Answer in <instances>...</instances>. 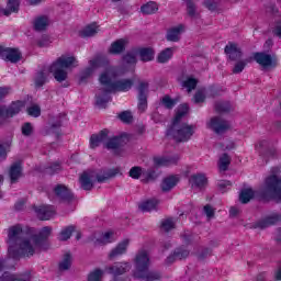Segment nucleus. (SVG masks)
Instances as JSON below:
<instances>
[{"mask_svg": "<svg viewBox=\"0 0 281 281\" xmlns=\"http://www.w3.org/2000/svg\"><path fill=\"white\" fill-rule=\"evenodd\" d=\"M204 3L209 10H214L216 8V2L214 0H205Z\"/></svg>", "mask_w": 281, "mask_h": 281, "instance_id": "64", "label": "nucleus"}, {"mask_svg": "<svg viewBox=\"0 0 281 281\" xmlns=\"http://www.w3.org/2000/svg\"><path fill=\"white\" fill-rule=\"evenodd\" d=\"M173 50L172 48H166L161 53H159L157 57L158 63H168L170 58H172Z\"/></svg>", "mask_w": 281, "mask_h": 281, "instance_id": "40", "label": "nucleus"}, {"mask_svg": "<svg viewBox=\"0 0 281 281\" xmlns=\"http://www.w3.org/2000/svg\"><path fill=\"white\" fill-rule=\"evenodd\" d=\"M257 150L260 157L263 159H269L270 157L276 156V149L269 148V143L267 140H261L257 147Z\"/></svg>", "mask_w": 281, "mask_h": 281, "instance_id": "21", "label": "nucleus"}, {"mask_svg": "<svg viewBox=\"0 0 281 281\" xmlns=\"http://www.w3.org/2000/svg\"><path fill=\"white\" fill-rule=\"evenodd\" d=\"M8 148H10V144L0 143V161L8 157Z\"/></svg>", "mask_w": 281, "mask_h": 281, "instance_id": "61", "label": "nucleus"}, {"mask_svg": "<svg viewBox=\"0 0 281 281\" xmlns=\"http://www.w3.org/2000/svg\"><path fill=\"white\" fill-rule=\"evenodd\" d=\"M115 175H120V168L87 170L80 176L79 183L82 190L89 191L93 190L95 183H104L105 181H109V179L115 177Z\"/></svg>", "mask_w": 281, "mask_h": 281, "instance_id": "4", "label": "nucleus"}, {"mask_svg": "<svg viewBox=\"0 0 281 281\" xmlns=\"http://www.w3.org/2000/svg\"><path fill=\"white\" fill-rule=\"evenodd\" d=\"M119 119L125 124H131V122H133V114L130 111H124L119 114Z\"/></svg>", "mask_w": 281, "mask_h": 281, "instance_id": "54", "label": "nucleus"}, {"mask_svg": "<svg viewBox=\"0 0 281 281\" xmlns=\"http://www.w3.org/2000/svg\"><path fill=\"white\" fill-rule=\"evenodd\" d=\"M198 80L192 77H188L183 82L182 87L187 89V91L190 93V91H193V89H196Z\"/></svg>", "mask_w": 281, "mask_h": 281, "instance_id": "42", "label": "nucleus"}, {"mask_svg": "<svg viewBox=\"0 0 281 281\" xmlns=\"http://www.w3.org/2000/svg\"><path fill=\"white\" fill-rule=\"evenodd\" d=\"M187 13L190 19H199V11H196V5L191 0L187 1Z\"/></svg>", "mask_w": 281, "mask_h": 281, "instance_id": "41", "label": "nucleus"}, {"mask_svg": "<svg viewBox=\"0 0 281 281\" xmlns=\"http://www.w3.org/2000/svg\"><path fill=\"white\" fill-rule=\"evenodd\" d=\"M207 126L217 135H223V133H226V131H229L231 128L229 122L220 116L212 117L207 123Z\"/></svg>", "mask_w": 281, "mask_h": 281, "instance_id": "10", "label": "nucleus"}, {"mask_svg": "<svg viewBox=\"0 0 281 281\" xmlns=\"http://www.w3.org/2000/svg\"><path fill=\"white\" fill-rule=\"evenodd\" d=\"M99 32L98 24L92 23L87 25L81 32L80 36L83 38L95 36V34Z\"/></svg>", "mask_w": 281, "mask_h": 281, "instance_id": "36", "label": "nucleus"}, {"mask_svg": "<svg viewBox=\"0 0 281 281\" xmlns=\"http://www.w3.org/2000/svg\"><path fill=\"white\" fill-rule=\"evenodd\" d=\"M177 183H179V178H177L175 176L165 178L161 183L162 192H170V190H172V188H175V186H177Z\"/></svg>", "mask_w": 281, "mask_h": 281, "instance_id": "31", "label": "nucleus"}, {"mask_svg": "<svg viewBox=\"0 0 281 281\" xmlns=\"http://www.w3.org/2000/svg\"><path fill=\"white\" fill-rule=\"evenodd\" d=\"M22 135H24V137H30V135H32V133H34V126H32V123H24L22 125Z\"/></svg>", "mask_w": 281, "mask_h": 281, "instance_id": "53", "label": "nucleus"}, {"mask_svg": "<svg viewBox=\"0 0 281 281\" xmlns=\"http://www.w3.org/2000/svg\"><path fill=\"white\" fill-rule=\"evenodd\" d=\"M69 269H71V254L67 252L59 262V271H69Z\"/></svg>", "mask_w": 281, "mask_h": 281, "instance_id": "38", "label": "nucleus"}, {"mask_svg": "<svg viewBox=\"0 0 281 281\" xmlns=\"http://www.w3.org/2000/svg\"><path fill=\"white\" fill-rule=\"evenodd\" d=\"M134 263H135L134 278H142V273H144V271H147V269L150 267V257L148 256V251L139 250L136 254Z\"/></svg>", "mask_w": 281, "mask_h": 281, "instance_id": "7", "label": "nucleus"}, {"mask_svg": "<svg viewBox=\"0 0 281 281\" xmlns=\"http://www.w3.org/2000/svg\"><path fill=\"white\" fill-rule=\"evenodd\" d=\"M30 240V234L23 232V226L21 224L13 225L8 231V245H9V258L13 260H19V258H31L30 254L23 252L21 247L23 243Z\"/></svg>", "mask_w": 281, "mask_h": 281, "instance_id": "3", "label": "nucleus"}, {"mask_svg": "<svg viewBox=\"0 0 281 281\" xmlns=\"http://www.w3.org/2000/svg\"><path fill=\"white\" fill-rule=\"evenodd\" d=\"M189 183L191 188H199L201 190V188H205V186H207V177H205L204 173L192 175L189 179Z\"/></svg>", "mask_w": 281, "mask_h": 281, "instance_id": "18", "label": "nucleus"}, {"mask_svg": "<svg viewBox=\"0 0 281 281\" xmlns=\"http://www.w3.org/2000/svg\"><path fill=\"white\" fill-rule=\"evenodd\" d=\"M281 221V215L278 213H272L271 215L267 216L265 220L259 221L257 223V227L259 229H266V227H271V225H276V223Z\"/></svg>", "mask_w": 281, "mask_h": 281, "instance_id": "22", "label": "nucleus"}, {"mask_svg": "<svg viewBox=\"0 0 281 281\" xmlns=\"http://www.w3.org/2000/svg\"><path fill=\"white\" fill-rule=\"evenodd\" d=\"M189 109L188 104H181L177 110L171 126L167 130V135L173 137L176 142H188L194 135V131H196L194 125L188 123L180 124L181 117L188 115Z\"/></svg>", "mask_w": 281, "mask_h": 281, "instance_id": "2", "label": "nucleus"}, {"mask_svg": "<svg viewBox=\"0 0 281 281\" xmlns=\"http://www.w3.org/2000/svg\"><path fill=\"white\" fill-rule=\"evenodd\" d=\"M128 245H131L130 239H123L121 243L117 244V246L111 250L110 258L113 260L114 258H120V256H124L126 254V250L128 249Z\"/></svg>", "mask_w": 281, "mask_h": 281, "instance_id": "16", "label": "nucleus"}, {"mask_svg": "<svg viewBox=\"0 0 281 281\" xmlns=\"http://www.w3.org/2000/svg\"><path fill=\"white\" fill-rule=\"evenodd\" d=\"M102 63H104V59L102 57H95L94 59H91L89 61L90 66L82 71L81 80H85V78L91 76V74H93V71H95L98 67H102Z\"/></svg>", "mask_w": 281, "mask_h": 281, "instance_id": "20", "label": "nucleus"}, {"mask_svg": "<svg viewBox=\"0 0 281 281\" xmlns=\"http://www.w3.org/2000/svg\"><path fill=\"white\" fill-rule=\"evenodd\" d=\"M215 111L217 113H227L232 111V104H229V102L220 101L215 103Z\"/></svg>", "mask_w": 281, "mask_h": 281, "instance_id": "43", "label": "nucleus"}, {"mask_svg": "<svg viewBox=\"0 0 281 281\" xmlns=\"http://www.w3.org/2000/svg\"><path fill=\"white\" fill-rule=\"evenodd\" d=\"M137 56L140 57L143 63H150L155 58V52L151 48H140L137 49Z\"/></svg>", "mask_w": 281, "mask_h": 281, "instance_id": "33", "label": "nucleus"}, {"mask_svg": "<svg viewBox=\"0 0 281 281\" xmlns=\"http://www.w3.org/2000/svg\"><path fill=\"white\" fill-rule=\"evenodd\" d=\"M103 274L104 272L102 270L97 269L88 276V281H102Z\"/></svg>", "mask_w": 281, "mask_h": 281, "instance_id": "51", "label": "nucleus"}, {"mask_svg": "<svg viewBox=\"0 0 281 281\" xmlns=\"http://www.w3.org/2000/svg\"><path fill=\"white\" fill-rule=\"evenodd\" d=\"M52 236V227H43L38 235H30V239H25L22 243V254H29L31 257L38 251L47 249V238Z\"/></svg>", "mask_w": 281, "mask_h": 281, "instance_id": "5", "label": "nucleus"}, {"mask_svg": "<svg viewBox=\"0 0 281 281\" xmlns=\"http://www.w3.org/2000/svg\"><path fill=\"white\" fill-rule=\"evenodd\" d=\"M256 192H254L251 189H244L239 194V201L240 203H249L251 201V198L255 196Z\"/></svg>", "mask_w": 281, "mask_h": 281, "instance_id": "39", "label": "nucleus"}, {"mask_svg": "<svg viewBox=\"0 0 281 281\" xmlns=\"http://www.w3.org/2000/svg\"><path fill=\"white\" fill-rule=\"evenodd\" d=\"M204 214H206L207 218H214V209L212 205L206 204L204 206Z\"/></svg>", "mask_w": 281, "mask_h": 281, "instance_id": "63", "label": "nucleus"}, {"mask_svg": "<svg viewBox=\"0 0 281 281\" xmlns=\"http://www.w3.org/2000/svg\"><path fill=\"white\" fill-rule=\"evenodd\" d=\"M194 102L195 104H201V102H205V92H203V90H200L195 93Z\"/></svg>", "mask_w": 281, "mask_h": 281, "instance_id": "62", "label": "nucleus"}, {"mask_svg": "<svg viewBox=\"0 0 281 281\" xmlns=\"http://www.w3.org/2000/svg\"><path fill=\"white\" fill-rule=\"evenodd\" d=\"M45 82H47V71L42 70V71L37 72V75L35 77V85H36V87H43V85H45Z\"/></svg>", "mask_w": 281, "mask_h": 281, "instance_id": "46", "label": "nucleus"}, {"mask_svg": "<svg viewBox=\"0 0 281 281\" xmlns=\"http://www.w3.org/2000/svg\"><path fill=\"white\" fill-rule=\"evenodd\" d=\"M231 162H232V159L227 154L222 155L218 162L220 170H223V171L227 170V168H229Z\"/></svg>", "mask_w": 281, "mask_h": 281, "instance_id": "44", "label": "nucleus"}, {"mask_svg": "<svg viewBox=\"0 0 281 281\" xmlns=\"http://www.w3.org/2000/svg\"><path fill=\"white\" fill-rule=\"evenodd\" d=\"M60 126H63V123L60 119H58L57 121L52 123L50 126L46 130V135H52V133H58Z\"/></svg>", "mask_w": 281, "mask_h": 281, "instance_id": "49", "label": "nucleus"}, {"mask_svg": "<svg viewBox=\"0 0 281 281\" xmlns=\"http://www.w3.org/2000/svg\"><path fill=\"white\" fill-rule=\"evenodd\" d=\"M29 115L32 117H38L41 115V106L38 105H32L27 109Z\"/></svg>", "mask_w": 281, "mask_h": 281, "instance_id": "59", "label": "nucleus"}, {"mask_svg": "<svg viewBox=\"0 0 281 281\" xmlns=\"http://www.w3.org/2000/svg\"><path fill=\"white\" fill-rule=\"evenodd\" d=\"M56 172H60V164L54 162L49 167L46 168L47 175H56Z\"/></svg>", "mask_w": 281, "mask_h": 281, "instance_id": "57", "label": "nucleus"}, {"mask_svg": "<svg viewBox=\"0 0 281 281\" xmlns=\"http://www.w3.org/2000/svg\"><path fill=\"white\" fill-rule=\"evenodd\" d=\"M137 280H146V281H158L161 280V273L158 271H148L145 270L142 272V277H134Z\"/></svg>", "mask_w": 281, "mask_h": 281, "instance_id": "30", "label": "nucleus"}, {"mask_svg": "<svg viewBox=\"0 0 281 281\" xmlns=\"http://www.w3.org/2000/svg\"><path fill=\"white\" fill-rule=\"evenodd\" d=\"M55 194L61 201H71V199H74L71 191H69L68 188L63 184L55 187Z\"/></svg>", "mask_w": 281, "mask_h": 281, "instance_id": "25", "label": "nucleus"}, {"mask_svg": "<svg viewBox=\"0 0 281 281\" xmlns=\"http://www.w3.org/2000/svg\"><path fill=\"white\" fill-rule=\"evenodd\" d=\"M161 104H164V106H166V109H172L175 108V100H172L170 97L168 95H165L162 99H161Z\"/></svg>", "mask_w": 281, "mask_h": 281, "instance_id": "60", "label": "nucleus"}, {"mask_svg": "<svg viewBox=\"0 0 281 281\" xmlns=\"http://www.w3.org/2000/svg\"><path fill=\"white\" fill-rule=\"evenodd\" d=\"M126 70L120 67H109L99 77V82L102 86L97 93V105L100 109H104L106 103L111 102V95L109 93H126L133 89V79H119L120 76H124Z\"/></svg>", "mask_w": 281, "mask_h": 281, "instance_id": "1", "label": "nucleus"}, {"mask_svg": "<svg viewBox=\"0 0 281 281\" xmlns=\"http://www.w3.org/2000/svg\"><path fill=\"white\" fill-rule=\"evenodd\" d=\"M254 60L258 63L261 67H276L278 65V57L276 55H271L269 53H255L254 54Z\"/></svg>", "mask_w": 281, "mask_h": 281, "instance_id": "9", "label": "nucleus"}, {"mask_svg": "<svg viewBox=\"0 0 281 281\" xmlns=\"http://www.w3.org/2000/svg\"><path fill=\"white\" fill-rule=\"evenodd\" d=\"M157 10H159V5L156 4V2H147L146 4H143L140 7V11L143 12V14H155V12H157Z\"/></svg>", "mask_w": 281, "mask_h": 281, "instance_id": "37", "label": "nucleus"}, {"mask_svg": "<svg viewBox=\"0 0 281 281\" xmlns=\"http://www.w3.org/2000/svg\"><path fill=\"white\" fill-rule=\"evenodd\" d=\"M190 256V250L186 248H177L173 255L167 258L168 265L172 263L175 260H183V258H188Z\"/></svg>", "mask_w": 281, "mask_h": 281, "instance_id": "27", "label": "nucleus"}, {"mask_svg": "<svg viewBox=\"0 0 281 281\" xmlns=\"http://www.w3.org/2000/svg\"><path fill=\"white\" fill-rule=\"evenodd\" d=\"M74 65H76V57L63 55L50 65L48 71L54 75L57 82H65V80H67L66 69L74 67Z\"/></svg>", "mask_w": 281, "mask_h": 281, "instance_id": "6", "label": "nucleus"}, {"mask_svg": "<svg viewBox=\"0 0 281 281\" xmlns=\"http://www.w3.org/2000/svg\"><path fill=\"white\" fill-rule=\"evenodd\" d=\"M266 191L274 201H281V177L272 175L266 179Z\"/></svg>", "mask_w": 281, "mask_h": 281, "instance_id": "8", "label": "nucleus"}, {"mask_svg": "<svg viewBox=\"0 0 281 281\" xmlns=\"http://www.w3.org/2000/svg\"><path fill=\"white\" fill-rule=\"evenodd\" d=\"M161 227L165 232H170V229H175V220L167 218V220L162 221Z\"/></svg>", "mask_w": 281, "mask_h": 281, "instance_id": "55", "label": "nucleus"}, {"mask_svg": "<svg viewBox=\"0 0 281 281\" xmlns=\"http://www.w3.org/2000/svg\"><path fill=\"white\" fill-rule=\"evenodd\" d=\"M9 176L11 183H16L19 179L23 177V167H21V162H15L10 167Z\"/></svg>", "mask_w": 281, "mask_h": 281, "instance_id": "24", "label": "nucleus"}, {"mask_svg": "<svg viewBox=\"0 0 281 281\" xmlns=\"http://www.w3.org/2000/svg\"><path fill=\"white\" fill-rule=\"evenodd\" d=\"M71 234H74V226H68L59 233L58 239L63 241L69 240L71 238Z\"/></svg>", "mask_w": 281, "mask_h": 281, "instance_id": "45", "label": "nucleus"}, {"mask_svg": "<svg viewBox=\"0 0 281 281\" xmlns=\"http://www.w3.org/2000/svg\"><path fill=\"white\" fill-rule=\"evenodd\" d=\"M186 32V26L183 24H179L178 26L171 27L167 32V41H170L171 43H177L181 36Z\"/></svg>", "mask_w": 281, "mask_h": 281, "instance_id": "23", "label": "nucleus"}, {"mask_svg": "<svg viewBox=\"0 0 281 281\" xmlns=\"http://www.w3.org/2000/svg\"><path fill=\"white\" fill-rule=\"evenodd\" d=\"M21 109H23V102L18 101L13 103L11 106H0V117H14L18 113H21Z\"/></svg>", "mask_w": 281, "mask_h": 281, "instance_id": "12", "label": "nucleus"}, {"mask_svg": "<svg viewBox=\"0 0 281 281\" xmlns=\"http://www.w3.org/2000/svg\"><path fill=\"white\" fill-rule=\"evenodd\" d=\"M128 177L131 179H139L142 177V167H133L128 171Z\"/></svg>", "mask_w": 281, "mask_h": 281, "instance_id": "56", "label": "nucleus"}, {"mask_svg": "<svg viewBox=\"0 0 281 281\" xmlns=\"http://www.w3.org/2000/svg\"><path fill=\"white\" fill-rule=\"evenodd\" d=\"M224 52L229 60H240V58H243V50L238 47V44L229 42L225 46Z\"/></svg>", "mask_w": 281, "mask_h": 281, "instance_id": "13", "label": "nucleus"}, {"mask_svg": "<svg viewBox=\"0 0 281 281\" xmlns=\"http://www.w3.org/2000/svg\"><path fill=\"white\" fill-rule=\"evenodd\" d=\"M248 63L249 59L238 60L233 68V74H243Z\"/></svg>", "mask_w": 281, "mask_h": 281, "instance_id": "47", "label": "nucleus"}, {"mask_svg": "<svg viewBox=\"0 0 281 281\" xmlns=\"http://www.w3.org/2000/svg\"><path fill=\"white\" fill-rule=\"evenodd\" d=\"M159 205V200L151 199L147 200L145 202H142L138 207L142 212H153L154 210H157V206Z\"/></svg>", "mask_w": 281, "mask_h": 281, "instance_id": "32", "label": "nucleus"}, {"mask_svg": "<svg viewBox=\"0 0 281 281\" xmlns=\"http://www.w3.org/2000/svg\"><path fill=\"white\" fill-rule=\"evenodd\" d=\"M179 162V155L173 156H162V157H155L154 164L155 166H175V164Z\"/></svg>", "mask_w": 281, "mask_h": 281, "instance_id": "19", "label": "nucleus"}, {"mask_svg": "<svg viewBox=\"0 0 281 281\" xmlns=\"http://www.w3.org/2000/svg\"><path fill=\"white\" fill-rule=\"evenodd\" d=\"M115 241V234L113 232H106L103 234V237L101 238L100 243L103 245H109V243Z\"/></svg>", "mask_w": 281, "mask_h": 281, "instance_id": "50", "label": "nucleus"}, {"mask_svg": "<svg viewBox=\"0 0 281 281\" xmlns=\"http://www.w3.org/2000/svg\"><path fill=\"white\" fill-rule=\"evenodd\" d=\"M218 190L220 192H227V190H229V188H232V182L227 181V180H221L217 183Z\"/></svg>", "mask_w": 281, "mask_h": 281, "instance_id": "58", "label": "nucleus"}, {"mask_svg": "<svg viewBox=\"0 0 281 281\" xmlns=\"http://www.w3.org/2000/svg\"><path fill=\"white\" fill-rule=\"evenodd\" d=\"M125 65H132V71H135V65H137V49H133L123 57Z\"/></svg>", "mask_w": 281, "mask_h": 281, "instance_id": "35", "label": "nucleus"}, {"mask_svg": "<svg viewBox=\"0 0 281 281\" xmlns=\"http://www.w3.org/2000/svg\"><path fill=\"white\" fill-rule=\"evenodd\" d=\"M35 213L40 221H49L56 214V210L52 205H41L35 206Z\"/></svg>", "mask_w": 281, "mask_h": 281, "instance_id": "11", "label": "nucleus"}, {"mask_svg": "<svg viewBox=\"0 0 281 281\" xmlns=\"http://www.w3.org/2000/svg\"><path fill=\"white\" fill-rule=\"evenodd\" d=\"M19 5H21V2L19 0H8L7 8L0 9V14H3L4 16H10L12 12H19Z\"/></svg>", "mask_w": 281, "mask_h": 281, "instance_id": "28", "label": "nucleus"}, {"mask_svg": "<svg viewBox=\"0 0 281 281\" xmlns=\"http://www.w3.org/2000/svg\"><path fill=\"white\" fill-rule=\"evenodd\" d=\"M148 109V97H138V111L144 113Z\"/></svg>", "mask_w": 281, "mask_h": 281, "instance_id": "52", "label": "nucleus"}, {"mask_svg": "<svg viewBox=\"0 0 281 281\" xmlns=\"http://www.w3.org/2000/svg\"><path fill=\"white\" fill-rule=\"evenodd\" d=\"M124 145V138L122 136H115L112 138H109L105 140V148H108V150H117V148H120L121 146Z\"/></svg>", "mask_w": 281, "mask_h": 281, "instance_id": "26", "label": "nucleus"}, {"mask_svg": "<svg viewBox=\"0 0 281 281\" xmlns=\"http://www.w3.org/2000/svg\"><path fill=\"white\" fill-rule=\"evenodd\" d=\"M5 267V261L0 260V273ZM0 281H30V277H23L20 274H14L12 272H4L0 278Z\"/></svg>", "mask_w": 281, "mask_h": 281, "instance_id": "15", "label": "nucleus"}, {"mask_svg": "<svg viewBox=\"0 0 281 281\" xmlns=\"http://www.w3.org/2000/svg\"><path fill=\"white\" fill-rule=\"evenodd\" d=\"M3 60L8 63H19V60H21V50H19V48L4 47Z\"/></svg>", "mask_w": 281, "mask_h": 281, "instance_id": "17", "label": "nucleus"}, {"mask_svg": "<svg viewBox=\"0 0 281 281\" xmlns=\"http://www.w3.org/2000/svg\"><path fill=\"white\" fill-rule=\"evenodd\" d=\"M109 139V130H102L99 134H93L90 137V148H98L100 144H105Z\"/></svg>", "mask_w": 281, "mask_h": 281, "instance_id": "14", "label": "nucleus"}, {"mask_svg": "<svg viewBox=\"0 0 281 281\" xmlns=\"http://www.w3.org/2000/svg\"><path fill=\"white\" fill-rule=\"evenodd\" d=\"M138 97H148V82L139 81L137 86Z\"/></svg>", "mask_w": 281, "mask_h": 281, "instance_id": "48", "label": "nucleus"}, {"mask_svg": "<svg viewBox=\"0 0 281 281\" xmlns=\"http://www.w3.org/2000/svg\"><path fill=\"white\" fill-rule=\"evenodd\" d=\"M126 40L121 38L111 44L109 48L110 54H122L126 49Z\"/></svg>", "mask_w": 281, "mask_h": 281, "instance_id": "29", "label": "nucleus"}, {"mask_svg": "<svg viewBox=\"0 0 281 281\" xmlns=\"http://www.w3.org/2000/svg\"><path fill=\"white\" fill-rule=\"evenodd\" d=\"M47 25H49V18L42 15L35 19L34 29L36 32H43V30H47Z\"/></svg>", "mask_w": 281, "mask_h": 281, "instance_id": "34", "label": "nucleus"}]
</instances>
